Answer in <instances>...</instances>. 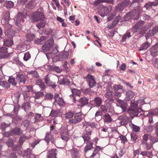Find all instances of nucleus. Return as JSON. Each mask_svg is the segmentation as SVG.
Returning a JSON list of instances; mask_svg holds the SVG:
<instances>
[{
    "label": "nucleus",
    "mask_w": 158,
    "mask_h": 158,
    "mask_svg": "<svg viewBox=\"0 0 158 158\" xmlns=\"http://www.w3.org/2000/svg\"><path fill=\"white\" fill-rule=\"evenodd\" d=\"M70 155L72 158H81L77 150L75 148L70 150Z\"/></svg>",
    "instance_id": "412c9836"
},
{
    "label": "nucleus",
    "mask_w": 158,
    "mask_h": 158,
    "mask_svg": "<svg viewBox=\"0 0 158 158\" xmlns=\"http://www.w3.org/2000/svg\"><path fill=\"white\" fill-rule=\"evenodd\" d=\"M24 17V15L22 13H19L15 16L14 20L15 22L16 25L17 26H19L21 22L23 23L24 20L23 19Z\"/></svg>",
    "instance_id": "6e6552de"
},
{
    "label": "nucleus",
    "mask_w": 158,
    "mask_h": 158,
    "mask_svg": "<svg viewBox=\"0 0 158 158\" xmlns=\"http://www.w3.org/2000/svg\"><path fill=\"white\" fill-rule=\"evenodd\" d=\"M49 69L50 70L55 71L58 73H60L62 71V69L59 67L56 66H53L51 65H49Z\"/></svg>",
    "instance_id": "4c0bfd02"
},
{
    "label": "nucleus",
    "mask_w": 158,
    "mask_h": 158,
    "mask_svg": "<svg viewBox=\"0 0 158 158\" xmlns=\"http://www.w3.org/2000/svg\"><path fill=\"white\" fill-rule=\"evenodd\" d=\"M126 97L125 98L126 101H129L135 96V93L131 90H128L126 93Z\"/></svg>",
    "instance_id": "a878e982"
},
{
    "label": "nucleus",
    "mask_w": 158,
    "mask_h": 158,
    "mask_svg": "<svg viewBox=\"0 0 158 158\" xmlns=\"http://www.w3.org/2000/svg\"><path fill=\"white\" fill-rule=\"evenodd\" d=\"M44 81L45 83L48 86H51L52 88H55L56 87L55 83L52 81L48 74L45 77Z\"/></svg>",
    "instance_id": "f8f14e48"
},
{
    "label": "nucleus",
    "mask_w": 158,
    "mask_h": 158,
    "mask_svg": "<svg viewBox=\"0 0 158 158\" xmlns=\"http://www.w3.org/2000/svg\"><path fill=\"white\" fill-rule=\"evenodd\" d=\"M94 102L95 106L96 107H98L102 103V100L101 97H97L94 99Z\"/></svg>",
    "instance_id": "cd10ccee"
},
{
    "label": "nucleus",
    "mask_w": 158,
    "mask_h": 158,
    "mask_svg": "<svg viewBox=\"0 0 158 158\" xmlns=\"http://www.w3.org/2000/svg\"><path fill=\"white\" fill-rule=\"evenodd\" d=\"M83 114L81 112L76 113L74 115V118L69 119V123L70 124H76L81 122L83 119Z\"/></svg>",
    "instance_id": "20e7f679"
},
{
    "label": "nucleus",
    "mask_w": 158,
    "mask_h": 158,
    "mask_svg": "<svg viewBox=\"0 0 158 158\" xmlns=\"http://www.w3.org/2000/svg\"><path fill=\"white\" fill-rule=\"evenodd\" d=\"M69 133V130L64 129L61 131L60 133L61 138L66 142L68 141L70 138Z\"/></svg>",
    "instance_id": "1a4fd4ad"
},
{
    "label": "nucleus",
    "mask_w": 158,
    "mask_h": 158,
    "mask_svg": "<svg viewBox=\"0 0 158 158\" xmlns=\"http://www.w3.org/2000/svg\"><path fill=\"white\" fill-rule=\"evenodd\" d=\"M131 107L129 108L127 111L132 118L135 116H139L144 113L143 111L140 108H137L138 104L136 102L132 100L131 101Z\"/></svg>",
    "instance_id": "f257e3e1"
},
{
    "label": "nucleus",
    "mask_w": 158,
    "mask_h": 158,
    "mask_svg": "<svg viewBox=\"0 0 158 158\" xmlns=\"http://www.w3.org/2000/svg\"><path fill=\"white\" fill-rule=\"evenodd\" d=\"M129 126L134 132H139L140 130V128L139 127L135 125L132 123H130Z\"/></svg>",
    "instance_id": "473e14b6"
},
{
    "label": "nucleus",
    "mask_w": 158,
    "mask_h": 158,
    "mask_svg": "<svg viewBox=\"0 0 158 158\" xmlns=\"http://www.w3.org/2000/svg\"><path fill=\"white\" fill-rule=\"evenodd\" d=\"M31 138V136H27L23 135H21L20 137V139L19 140V143L20 145H22L23 141H26L27 139H29Z\"/></svg>",
    "instance_id": "2f4dec72"
},
{
    "label": "nucleus",
    "mask_w": 158,
    "mask_h": 158,
    "mask_svg": "<svg viewBox=\"0 0 158 158\" xmlns=\"http://www.w3.org/2000/svg\"><path fill=\"white\" fill-rule=\"evenodd\" d=\"M117 102L119 104V106L122 109L123 111H126L127 107V103L120 99H117Z\"/></svg>",
    "instance_id": "6ab92c4d"
},
{
    "label": "nucleus",
    "mask_w": 158,
    "mask_h": 158,
    "mask_svg": "<svg viewBox=\"0 0 158 158\" xmlns=\"http://www.w3.org/2000/svg\"><path fill=\"white\" fill-rule=\"evenodd\" d=\"M121 3L125 7L130 4V1L129 0H123V1Z\"/></svg>",
    "instance_id": "0e129e2a"
},
{
    "label": "nucleus",
    "mask_w": 158,
    "mask_h": 158,
    "mask_svg": "<svg viewBox=\"0 0 158 158\" xmlns=\"http://www.w3.org/2000/svg\"><path fill=\"white\" fill-rule=\"evenodd\" d=\"M21 108L24 109L26 112L28 111L31 109L30 104L28 102L24 103L22 104Z\"/></svg>",
    "instance_id": "7c9ffc66"
},
{
    "label": "nucleus",
    "mask_w": 158,
    "mask_h": 158,
    "mask_svg": "<svg viewBox=\"0 0 158 158\" xmlns=\"http://www.w3.org/2000/svg\"><path fill=\"white\" fill-rule=\"evenodd\" d=\"M74 115L73 112L69 111L66 113L65 114V117L66 119H69L72 118Z\"/></svg>",
    "instance_id": "8fccbe9b"
},
{
    "label": "nucleus",
    "mask_w": 158,
    "mask_h": 158,
    "mask_svg": "<svg viewBox=\"0 0 158 158\" xmlns=\"http://www.w3.org/2000/svg\"><path fill=\"white\" fill-rule=\"evenodd\" d=\"M125 7L120 3L117 5L115 8V10L117 11H121Z\"/></svg>",
    "instance_id": "49530a36"
},
{
    "label": "nucleus",
    "mask_w": 158,
    "mask_h": 158,
    "mask_svg": "<svg viewBox=\"0 0 158 158\" xmlns=\"http://www.w3.org/2000/svg\"><path fill=\"white\" fill-rule=\"evenodd\" d=\"M57 150L56 149H53L48 151L47 155V158H57L56 156Z\"/></svg>",
    "instance_id": "dca6fc26"
},
{
    "label": "nucleus",
    "mask_w": 158,
    "mask_h": 158,
    "mask_svg": "<svg viewBox=\"0 0 158 158\" xmlns=\"http://www.w3.org/2000/svg\"><path fill=\"white\" fill-rule=\"evenodd\" d=\"M131 141L133 142H136L137 140V138L136 135L134 133L132 134L131 135Z\"/></svg>",
    "instance_id": "e2e57ef3"
},
{
    "label": "nucleus",
    "mask_w": 158,
    "mask_h": 158,
    "mask_svg": "<svg viewBox=\"0 0 158 158\" xmlns=\"http://www.w3.org/2000/svg\"><path fill=\"white\" fill-rule=\"evenodd\" d=\"M112 92L111 91H107L105 94L104 96L108 99H110L112 97Z\"/></svg>",
    "instance_id": "bf43d9fd"
},
{
    "label": "nucleus",
    "mask_w": 158,
    "mask_h": 158,
    "mask_svg": "<svg viewBox=\"0 0 158 158\" xmlns=\"http://www.w3.org/2000/svg\"><path fill=\"white\" fill-rule=\"evenodd\" d=\"M71 91L73 94L74 95H77L78 96H80L81 94L80 91L76 89H72Z\"/></svg>",
    "instance_id": "a18cd8bd"
},
{
    "label": "nucleus",
    "mask_w": 158,
    "mask_h": 158,
    "mask_svg": "<svg viewBox=\"0 0 158 158\" xmlns=\"http://www.w3.org/2000/svg\"><path fill=\"white\" fill-rule=\"evenodd\" d=\"M78 102L81 104V106H84L88 103V99L85 97H83L79 100Z\"/></svg>",
    "instance_id": "c85d7f7f"
},
{
    "label": "nucleus",
    "mask_w": 158,
    "mask_h": 158,
    "mask_svg": "<svg viewBox=\"0 0 158 158\" xmlns=\"http://www.w3.org/2000/svg\"><path fill=\"white\" fill-rule=\"evenodd\" d=\"M59 83L60 85H69L70 83L69 81L67 78H63L59 81Z\"/></svg>",
    "instance_id": "f704fd0d"
},
{
    "label": "nucleus",
    "mask_w": 158,
    "mask_h": 158,
    "mask_svg": "<svg viewBox=\"0 0 158 158\" xmlns=\"http://www.w3.org/2000/svg\"><path fill=\"white\" fill-rule=\"evenodd\" d=\"M151 54L153 57H155L158 53V45H155L151 49Z\"/></svg>",
    "instance_id": "b1692460"
},
{
    "label": "nucleus",
    "mask_w": 158,
    "mask_h": 158,
    "mask_svg": "<svg viewBox=\"0 0 158 158\" xmlns=\"http://www.w3.org/2000/svg\"><path fill=\"white\" fill-rule=\"evenodd\" d=\"M98 13L101 16L103 17L108 14V10L106 7L102 6L100 9L98 10Z\"/></svg>",
    "instance_id": "aec40b11"
},
{
    "label": "nucleus",
    "mask_w": 158,
    "mask_h": 158,
    "mask_svg": "<svg viewBox=\"0 0 158 158\" xmlns=\"http://www.w3.org/2000/svg\"><path fill=\"white\" fill-rule=\"evenodd\" d=\"M142 144L143 145V147L146 150H149L152 147V144L151 143L143 142L142 140Z\"/></svg>",
    "instance_id": "72a5a7b5"
},
{
    "label": "nucleus",
    "mask_w": 158,
    "mask_h": 158,
    "mask_svg": "<svg viewBox=\"0 0 158 158\" xmlns=\"http://www.w3.org/2000/svg\"><path fill=\"white\" fill-rule=\"evenodd\" d=\"M10 86L9 84L6 81H0V88L2 87L5 89H8Z\"/></svg>",
    "instance_id": "c9c22d12"
},
{
    "label": "nucleus",
    "mask_w": 158,
    "mask_h": 158,
    "mask_svg": "<svg viewBox=\"0 0 158 158\" xmlns=\"http://www.w3.org/2000/svg\"><path fill=\"white\" fill-rule=\"evenodd\" d=\"M45 23L44 22H40L38 23L36 25V26L38 29H40L44 27L45 25Z\"/></svg>",
    "instance_id": "4d7b16f0"
},
{
    "label": "nucleus",
    "mask_w": 158,
    "mask_h": 158,
    "mask_svg": "<svg viewBox=\"0 0 158 158\" xmlns=\"http://www.w3.org/2000/svg\"><path fill=\"white\" fill-rule=\"evenodd\" d=\"M131 37L130 32H127L123 36L122 40V42L125 41L127 38H129Z\"/></svg>",
    "instance_id": "864d4df0"
},
{
    "label": "nucleus",
    "mask_w": 158,
    "mask_h": 158,
    "mask_svg": "<svg viewBox=\"0 0 158 158\" xmlns=\"http://www.w3.org/2000/svg\"><path fill=\"white\" fill-rule=\"evenodd\" d=\"M4 27L5 30V33L6 35H11L12 36L14 35L15 32L12 29V25L9 24L8 22L4 25Z\"/></svg>",
    "instance_id": "423d86ee"
},
{
    "label": "nucleus",
    "mask_w": 158,
    "mask_h": 158,
    "mask_svg": "<svg viewBox=\"0 0 158 158\" xmlns=\"http://www.w3.org/2000/svg\"><path fill=\"white\" fill-rule=\"evenodd\" d=\"M55 102L56 103L60 106H62L65 104L62 98L59 97V94L56 93L55 94Z\"/></svg>",
    "instance_id": "9b49d317"
},
{
    "label": "nucleus",
    "mask_w": 158,
    "mask_h": 158,
    "mask_svg": "<svg viewBox=\"0 0 158 158\" xmlns=\"http://www.w3.org/2000/svg\"><path fill=\"white\" fill-rule=\"evenodd\" d=\"M34 35L33 34L28 33L26 35V40L28 42L31 41L34 38Z\"/></svg>",
    "instance_id": "ea45409f"
},
{
    "label": "nucleus",
    "mask_w": 158,
    "mask_h": 158,
    "mask_svg": "<svg viewBox=\"0 0 158 158\" xmlns=\"http://www.w3.org/2000/svg\"><path fill=\"white\" fill-rule=\"evenodd\" d=\"M35 121L34 122H37L41 120L42 119V117L41 114H36V116L34 118Z\"/></svg>",
    "instance_id": "6e6d98bb"
},
{
    "label": "nucleus",
    "mask_w": 158,
    "mask_h": 158,
    "mask_svg": "<svg viewBox=\"0 0 158 158\" xmlns=\"http://www.w3.org/2000/svg\"><path fill=\"white\" fill-rule=\"evenodd\" d=\"M22 124L27 129L30 126V122L28 120H25L23 121Z\"/></svg>",
    "instance_id": "3c124183"
},
{
    "label": "nucleus",
    "mask_w": 158,
    "mask_h": 158,
    "mask_svg": "<svg viewBox=\"0 0 158 158\" xmlns=\"http://www.w3.org/2000/svg\"><path fill=\"white\" fill-rule=\"evenodd\" d=\"M43 93L41 92H37L35 93V95L34 97L35 99H38L43 95Z\"/></svg>",
    "instance_id": "13d9d810"
},
{
    "label": "nucleus",
    "mask_w": 158,
    "mask_h": 158,
    "mask_svg": "<svg viewBox=\"0 0 158 158\" xmlns=\"http://www.w3.org/2000/svg\"><path fill=\"white\" fill-rule=\"evenodd\" d=\"M31 19L33 22H37L44 19L43 14L40 11H36L31 16Z\"/></svg>",
    "instance_id": "39448f33"
},
{
    "label": "nucleus",
    "mask_w": 158,
    "mask_h": 158,
    "mask_svg": "<svg viewBox=\"0 0 158 158\" xmlns=\"http://www.w3.org/2000/svg\"><path fill=\"white\" fill-rule=\"evenodd\" d=\"M9 38H5L3 40L4 45L6 46L9 47L13 44V41L12 40V37L11 35H8Z\"/></svg>",
    "instance_id": "4468645a"
},
{
    "label": "nucleus",
    "mask_w": 158,
    "mask_h": 158,
    "mask_svg": "<svg viewBox=\"0 0 158 158\" xmlns=\"http://www.w3.org/2000/svg\"><path fill=\"white\" fill-rule=\"evenodd\" d=\"M118 119L120 120L119 124L121 125H125L131 121V119L126 114H123L118 117Z\"/></svg>",
    "instance_id": "0eeeda50"
},
{
    "label": "nucleus",
    "mask_w": 158,
    "mask_h": 158,
    "mask_svg": "<svg viewBox=\"0 0 158 158\" xmlns=\"http://www.w3.org/2000/svg\"><path fill=\"white\" fill-rule=\"evenodd\" d=\"M54 40L52 38H51L47 40L42 47V52L46 53L48 51H51L54 46Z\"/></svg>",
    "instance_id": "f03ea898"
},
{
    "label": "nucleus",
    "mask_w": 158,
    "mask_h": 158,
    "mask_svg": "<svg viewBox=\"0 0 158 158\" xmlns=\"http://www.w3.org/2000/svg\"><path fill=\"white\" fill-rule=\"evenodd\" d=\"M90 135L85 134L82 135V137L83 138L84 142L85 143H86L91 141L90 140V137L89 136V135Z\"/></svg>",
    "instance_id": "79ce46f5"
},
{
    "label": "nucleus",
    "mask_w": 158,
    "mask_h": 158,
    "mask_svg": "<svg viewBox=\"0 0 158 158\" xmlns=\"http://www.w3.org/2000/svg\"><path fill=\"white\" fill-rule=\"evenodd\" d=\"M16 80L18 82L23 84L26 81L25 76L23 74L20 73L17 74Z\"/></svg>",
    "instance_id": "f3484780"
},
{
    "label": "nucleus",
    "mask_w": 158,
    "mask_h": 158,
    "mask_svg": "<svg viewBox=\"0 0 158 158\" xmlns=\"http://www.w3.org/2000/svg\"><path fill=\"white\" fill-rule=\"evenodd\" d=\"M113 89L114 92L122 91V87L119 85H115L113 86Z\"/></svg>",
    "instance_id": "5fc2aeb1"
},
{
    "label": "nucleus",
    "mask_w": 158,
    "mask_h": 158,
    "mask_svg": "<svg viewBox=\"0 0 158 158\" xmlns=\"http://www.w3.org/2000/svg\"><path fill=\"white\" fill-rule=\"evenodd\" d=\"M8 81L10 83L12 84L13 85H15L17 84L15 78L12 76L9 77Z\"/></svg>",
    "instance_id": "de8ad7c7"
},
{
    "label": "nucleus",
    "mask_w": 158,
    "mask_h": 158,
    "mask_svg": "<svg viewBox=\"0 0 158 158\" xmlns=\"http://www.w3.org/2000/svg\"><path fill=\"white\" fill-rule=\"evenodd\" d=\"M31 89V86L25 85L21 88L22 91L24 92H27L30 91Z\"/></svg>",
    "instance_id": "37998d69"
},
{
    "label": "nucleus",
    "mask_w": 158,
    "mask_h": 158,
    "mask_svg": "<svg viewBox=\"0 0 158 158\" xmlns=\"http://www.w3.org/2000/svg\"><path fill=\"white\" fill-rule=\"evenodd\" d=\"M85 79H87L89 87L92 88L95 87L96 85V82L92 76L88 74L85 77Z\"/></svg>",
    "instance_id": "9d476101"
},
{
    "label": "nucleus",
    "mask_w": 158,
    "mask_h": 158,
    "mask_svg": "<svg viewBox=\"0 0 158 158\" xmlns=\"http://www.w3.org/2000/svg\"><path fill=\"white\" fill-rule=\"evenodd\" d=\"M8 48L5 47L0 48V59L7 57L8 56Z\"/></svg>",
    "instance_id": "ddd939ff"
},
{
    "label": "nucleus",
    "mask_w": 158,
    "mask_h": 158,
    "mask_svg": "<svg viewBox=\"0 0 158 158\" xmlns=\"http://www.w3.org/2000/svg\"><path fill=\"white\" fill-rule=\"evenodd\" d=\"M158 32V26H155L151 30H149L147 35L148 36L152 37Z\"/></svg>",
    "instance_id": "393cba45"
},
{
    "label": "nucleus",
    "mask_w": 158,
    "mask_h": 158,
    "mask_svg": "<svg viewBox=\"0 0 158 158\" xmlns=\"http://www.w3.org/2000/svg\"><path fill=\"white\" fill-rule=\"evenodd\" d=\"M14 5V2L11 1H6L4 3V6L8 9L12 8Z\"/></svg>",
    "instance_id": "e433bc0d"
},
{
    "label": "nucleus",
    "mask_w": 158,
    "mask_h": 158,
    "mask_svg": "<svg viewBox=\"0 0 158 158\" xmlns=\"http://www.w3.org/2000/svg\"><path fill=\"white\" fill-rule=\"evenodd\" d=\"M10 19V14L9 12H6L4 14V20L8 22Z\"/></svg>",
    "instance_id": "680f3d73"
},
{
    "label": "nucleus",
    "mask_w": 158,
    "mask_h": 158,
    "mask_svg": "<svg viewBox=\"0 0 158 158\" xmlns=\"http://www.w3.org/2000/svg\"><path fill=\"white\" fill-rule=\"evenodd\" d=\"M45 40V37L44 36H41L40 38L35 40V44L39 45L42 44L44 41Z\"/></svg>",
    "instance_id": "58836bf2"
},
{
    "label": "nucleus",
    "mask_w": 158,
    "mask_h": 158,
    "mask_svg": "<svg viewBox=\"0 0 158 158\" xmlns=\"http://www.w3.org/2000/svg\"><path fill=\"white\" fill-rule=\"evenodd\" d=\"M83 127L85 129L86 133L89 135H91L92 130V128L95 127L94 123L85 121L82 123Z\"/></svg>",
    "instance_id": "7ed1b4c3"
},
{
    "label": "nucleus",
    "mask_w": 158,
    "mask_h": 158,
    "mask_svg": "<svg viewBox=\"0 0 158 158\" xmlns=\"http://www.w3.org/2000/svg\"><path fill=\"white\" fill-rule=\"evenodd\" d=\"M9 124H6L4 123H2L1 124V128L4 130L6 127H9Z\"/></svg>",
    "instance_id": "338daca9"
},
{
    "label": "nucleus",
    "mask_w": 158,
    "mask_h": 158,
    "mask_svg": "<svg viewBox=\"0 0 158 158\" xmlns=\"http://www.w3.org/2000/svg\"><path fill=\"white\" fill-rule=\"evenodd\" d=\"M85 143L86 145L84 148V152L85 153H86L87 151L94 148L93 146L94 143L92 141H90Z\"/></svg>",
    "instance_id": "bb28decb"
},
{
    "label": "nucleus",
    "mask_w": 158,
    "mask_h": 158,
    "mask_svg": "<svg viewBox=\"0 0 158 158\" xmlns=\"http://www.w3.org/2000/svg\"><path fill=\"white\" fill-rule=\"evenodd\" d=\"M31 58V55L28 52H26L23 57L24 60L25 61H27Z\"/></svg>",
    "instance_id": "052dcab7"
},
{
    "label": "nucleus",
    "mask_w": 158,
    "mask_h": 158,
    "mask_svg": "<svg viewBox=\"0 0 158 158\" xmlns=\"http://www.w3.org/2000/svg\"><path fill=\"white\" fill-rule=\"evenodd\" d=\"M144 22L140 21L136 23L132 28V30L134 32H136L138 31L143 25Z\"/></svg>",
    "instance_id": "a211bd4d"
},
{
    "label": "nucleus",
    "mask_w": 158,
    "mask_h": 158,
    "mask_svg": "<svg viewBox=\"0 0 158 158\" xmlns=\"http://www.w3.org/2000/svg\"><path fill=\"white\" fill-rule=\"evenodd\" d=\"M20 132V129L19 128H16L13 129L11 131V134L12 135H19Z\"/></svg>",
    "instance_id": "c03bdc74"
},
{
    "label": "nucleus",
    "mask_w": 158,
    "mask_h": 158,
    "mask_svg": "<svg viewBox=\"0 0 158 158\" xmlns=\"http://www.w3.org/2000/svg\"><path fill=\"white\" fill-rule=\"evenodd\" d=\"M150 44L148 42H146L143 44L140 48V50H146L149 46Z\"/></svg>",
    "instance_id": "09e8293b"
},
{
    "label": "nucleus",
    "mask_w": 158,
    "mask_h": 158,
    "mask_svg": "<svg viewBox=\"0 0 158 158\" xmlns=\"http://www.w3.org/2000/svg\"><path fill=\"white\" fill-rule=\"evenodd\" d=\"M67 52H61L59 56L57 59V60H62L63 59H67L68 57L69 54Z\"/></svg>",
    "instance_id": "5701e85b"
},
{
    "label": "nucleus",
    "mask_w": 158,
    "mask_h": 158,
    "mask_svg": "<svg viewBox=\"0 0 158 158\" xmlns=\"http://www.w3.org/2000/svg\"><path fill=\"white\" fill-rule=\"evenodd\" d=\"M145 114V115H146V114H147V115L148 117L149 118V122L150 123H152L153 122V118L152 117L151 115V114L150 112H148V111H145V112H143Z\"/></svg>",
    "instance_id": "603ef678"
},
{
    "label": "nucleus",
    "mask_w": 158,
    "mask_h": 158,
    "mask_svg": "<svg viewBox=\"0 0 158 158\" xmlns=\"http://www.w3.org/2000/svg\"><path fill=\"white\" fill-rule=\"evenodd\" d=\"M60 114V111L58 110H52L50 114V116L52 117H55Z\"/></svg>",
    "instance_id": "a19ab883"
},
{
    "label": "nucleus",
    "mask_w": 158,
    "mask_h": 158,
    "mask_svg": "<svg viewBox=\"0 0 158 158\" xmlns=\"http://www.w3.org/2000/svg\"><path fill=\"white\" fill-rule=\"evenodd\" d=\"M104 122L106 123H110L112 122L113 119L107 113H106L104 116Z\"/></svg>",
    "instance_id": "c756f323"
},
{
    "label": "nucleus",
    "mask_w": 158,
    "mask_h": 158,
    "mask_svg": "<svg viewBox=\"0 0 158 158\" xmlns=\"http://www.w3.org/2000/svg\"><path fill=\"white\" fill-rule=\"evenodd\" d=\"M40 140V139L35 140L31 144V147L34 148L37 144L39 143Z\"/></svg>",
    "instance_id": "69168bd1"
},
{
    "label": "nucleus",
    "mask_w": 158,
    "mask_h": 158,
    "mask_svg": "<svg viewBox=\"0 0 158 158\" xmlns=\"http://www.w3.org/2000/svg\"><path fill=\"white\" fill-rule=\"evenodd\" d=\"M52 132H47L45 134L44 140L48 143L50 141L52 143H54V140L53 136L51 134Z\"/></svg>",
    "instance_id": "2eb2a0df"
},
{
    "label": "nucleus",
    "mask_w": 158,
    "mask_h": 158,
    "mask_svg": "<svg viewBox=\"0 0 158 158\" xmlns=\"http://www.w3.org/2000/svg\"><path fill=\"white\" fill-rule=\"evenodd\" d=\"M31 153V150L30 148H28L24 152V156H28L30 155Z\"/></svg>",
    "instance_id": "774afa93"
},
{
    "label": "nucleus",
    "mask_w": 158,
    "mask_h": 158,
    "mask_svg": "<svg viewBox=\"0 0 158 158\" xmlns=\"http://www.w3.org/2000/svg\"><path fill=\"white\" fill-rule=\"evenodd\" d=\"M58 51L56 48H53L52 51L49 53H45L46 56L47 57L48 59L52 57L53 56L56 55V56H57V54H58Z\"/></svg>",
    "instance_id": "4be33fe9"
}]
</instances>
